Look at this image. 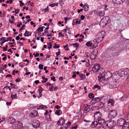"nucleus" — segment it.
Listing matches in <instances>:
<instances>
[{
	"label": "nucleus",
	"mask_w": 129,
	"mask_h": 129,
	"mask_svg": "<svg viewBox=\"0 0 129 129\" xmlns=\"http://www.w3.org/2000/svg\"><path fill=\"white\" fill-rule=\"evenodd\" d=\"M94 116L95 120L98 121L100 124L103 125L106 124V121L103 118L102 112L99 111H96L94 113Z\"/></svg>",
	"instance_id": "1"
},
{
	"label": "nucleus",
	"mask_w": 129,
	"mask_h": 129,
	"mask_svg": "<svg viewBox=\"0 0 129 129\" xmlns=\"http://www.w3.org/2000/svg\"><path fill=\"white\" fill-rule=\"evenodd\" d=\"M117 114V111L115 110H112L109 112L108 117L111 119H113L116 116Z\"/></svg>",
	"instance_id": "2"
},
{
	"label": "nucleus",
	"mask_w": 129,
	"mask_h": 129,
	"mask_svg": "<svg viewBox=\"0 0 129 129\" xmlns=\"http://www.w3.org/2000/svg\"><path fill=\"white\" fill-rule=\"evenodd\" d=\"M22 124L20 121H17L15 122L13 127L14 129H21L22 127Z\"/></svg>",
	"instance_id": "3"
},
{
	"label": "nucleus",
	"mask_w": 129,
	"mask_h": 129,
	"mask_svg": "<svg viewBox=\"0 0 129 129\" xmlns=\"http://www.w3.org/2000/svg\"><path fill=\"white\" fill-rule=\"evenodd\" d=\"M126 121L124 119L120 118L117 120V124L119 126L122 127Z\"/></svg>",
	"instance_id": "4"
},
{
	"label": "nucleus",
	"mask_w": 129,
	"mask_h": 129,
	"mask_svg": "<svg viewBox=\"0 0 129 129\" xmlns=\"http://www.w3.org/2000/svg\"><path fill=\"white\" fill-rule=\"evenodd\" d=\"M32 124L34 128H37L40 126V122L37 119L34 120L33 121Z\"/></svg>",
	"instance_id": "5"
},
{
	"label": "nucleus",
	"mask_w": 129,
	"mask_h": 129,
	"mask_svg": "<svg viewBox=\"0 0 129 129\" xmlns=\"http://www.w3.org/2000/svg\"><path fill=\"white\" fill-rule=\"evenodd\" d=\"M100 64H95L92 69V71L94 72H96L100 70Z\"/></svg>",
	"instance_id": "6"
},
{
	"label": "nucleus",
	"mask_w": 129,
	"mask_h": 129,
	"mask_svg": "<svg viewBox=\"0 0 129 129\" xmlns=\"http://www.w3.org/2000/svg\"><path fill=\"white\" fill-rule=\"evenodd\" d=\"M108 126L110 128H112L114 127L115 125V122L114 120H109V122L107 124Z\"/></svg>",
	"instance_id": "7"
},
{
	"label": "nucleus",
	"mask_w": 129,
	"mask_h": 129,
	"mask_svg": "<svg viewBox=\"0 0 129 129\" xmlns=\"http://www.w3.org/2000/svg\"><path fill=\"white\" fill-rule=\"evenodd\" d=\"M112 75V73L110 71H108L104 74L105 79H109L110 78Z\"/></svg>",
	"instance_id": "8"
},
{
	"label": "nucleus",
	"mask_w": 129,
	"mask_h": 129,
	"mask_svg": "<svg viewBox=\"0 0 129 129\" xmlns=\"http://www.w3.org/2000/svg\"><path fill=\"white\" fill-rule=\"evenodd\" d=\"M103 32V31H101V32L98 33L97 35V39L99 40L100 42H101L104 36L102 34V33Z\"/></svg>",
	"instance_id": "9"
},
{
	"label": "nucleus",
	"mask_w": 129,
	"mask_h": 129,
	"mask_svg": "<svg viewBox=\"0 0 129 129\" xmlns=\"http://www.w3.org/2000/svg\"><path fill=\"white\" fill-rule=\"evenodd\" d=\"M38 115V112L37 111L34 110L31 112L29 114V116L31 117H33L37 116Z\"/></svg>",
	"instance_id": "10"
},
{
	"label": "nucleus",
	"mask_w": 129,
	"mask_h": 129,
	"mask_svg": "<svg viewBox=\"0 0 129 129\" xmlns=\"http://www.w3.org/2000/svg\"><path fill=\"white\" fill-rule=\"evenodd\" d=\"M65 122V119L63 118H61L58 121L57 124L58 125H63V124H66L64 123Z\"/></svg>",
	"instance_id": "11"
},
{
	"label": "nucleus",
	"mask_w": 129,
	"mask_h": 129,
	"mask_svg": "<svg viewBox=\"0 0 129 129\" xmlns=\"http://www.w3.org/2000/svg\"><path fill=\"white\" fill-rule=\"evenodd\" d=\"M119 86V84H118L116 82H113V83L110 86V87L111 88H116Z\"/></svg>",
	"instance_id": "12"
},
{
	"label": "nucleus",
	"mask_w": 129,
	"mask_h": 129,
	"mask_svg": "<svg viewBox=\"0 0 129 129\" xmlns=\"http://www.w3.org/2000/svg\"><path fill=\"white\" fill-rule=\"evenodd\" d=\"M123 70V69H121L119 70L118 72V75L120 77L125 76Z\"/></svg>",
	"instance_id": "13"
},
{
	"label": "nucleus",
	"mask_w": 129,
	"mask_h": 129,
	"mask_svg": "<svg viewBox=\"0 0 129 129\" xmlns=\"http://www.w3.org/2000/svg\"><path fill=\"white\" fill-rule=\"evenodd\" d=\"M15 121V119L12 117H10L8 119V121L9 123L12 124Z\"/></svg>",
	"instance_id": "14"
},
{
	"label": "nucleus",
	"mask_w": 129,
	"mask_h": 129,
	"mask_svg": "<svg viewBox=\"0 0 129 129\" xmlns=\"http://www.w3.org/2000/svg\"><path fill=\"white\" fill-rule=\"evenodd\" d=\"M122 129H129V122L126 121L122 127Z\"/></svg>",
	"instance_id": "15"
},
{
	"label": "nucleus",
	"mask_w": 129,
	"mask_h": 129,
	"mask_svg": "<svg viewBox=\"0 0 129 129\" xmlns=\"http://www.w3.org/2000/svg\"><path fill=\"white\" fill-rule=\"evenodd\" d=\"M92 107V105H90L87 106V107H85L84 110V112L85 113H87L89 112L91 110Z\"/></svg>",
	"instance_id": "16"
},
{
	"label": "nucleus",
	"mask_w": 129,
	"mask_h": 129,
	"mask_svg": "<svg viewBox=\"0 0 129 129\" xmlns=\"http://www.w3.org/2000/svg\"><path fill=\"white\" fill-rule=\"evenodd\" d=\"M98 124H99L98 122V121L96 120L92 122L91 123V126L92 128H94L97 126Z\"/></svg>",
	"instance_id": "17"
},
{
	"label": "nucleus",
	"mask_w": 129,
	"mask_h": 129,
	"mask_svg": "<svg viewBox=\"0 0 129 129\" xmlns=\"http://www.w3.org/2000/svg\"><path fill=\"white\" fill-rule=\"evenodd\" d=\"M97 56V55L96 53H94V52L92 53L89 56L90 58L92 60L95 59Z\"/></svg>",
	"instance_id": "18"
},
{
	"label": "nucleus",
	"mask_w": 129,
	"mask_h": 129,
	"mask_svg": "<svg viewBox=\"0 0 129 129\" xmlns=\"http://www.w3.org/2000/svg\"><path fill=\"white\" fill-rule=\"evenodd\" d=\"M125 0H112V1L114 3L120 4L122 3Z\"/></svg>",
	"instance_id": "19"
},
{
	"label": "nucleus",
	"mask_w": 129,
	"mask_h": 129,
	"mask_svg": "<svg viewBox=\"0 0 129 129\" xmlns=\"http://www.w3.org/2000/svg\"><path fill=\"white\" fill-rule=\"evenodd\" d=\"M97 41V40L95 39L93 41V43L92 44L93 45L92 47L93 48H95L97 46L98 44V42H99V41Z\"/></svg>",
	"instance_id": "20"
},
{
	"label": "nucleus",
	"mask_w": 129,
	"mask_h": 129,
	"mask_svg": "<svg viewBox=\"0 0 129 129\" xmlns=\"http://www.w3.org/2000/svg\"><path fill=\"white\" fill-rule=\"evenodd\" d=\"M107 22H105L101 20L100 22V25L101 27H104L107 25Z\"/></svg>",
	"instance_id": "21"
},
{
	"label": "nucleus",
	"mask_w": 129,
	"mask_h": 129,
	"mask_svg": "<svg viewBox=\"0 0 129 129\" xmlns=\"http://www.w3.org/2000/svg\"><path fill=\"white\" fill-rule=\"evenodd\" d=\"M32 33L31 31H27L26 30L25 33L24 34V35L25 36L28 37L31 35Z\"/></svg>",
	"instance_id": "22"
},
{
	"label": "nucleus",
	"mask_w": 129,
	"mask_h": 129,
	"mask_svg": "<svg viewBox=\"0 0 129 129\" xmlns=\"http://www.w3.org/2000/svg\"><path fill=\"white\" fill-rule=\"evenodd\" d=\"M123 71L124 72V73L125 76L127 75L128 74H129V70L127 68L123 69Z\"/></svg>",
	"instance_id": "23"
},
{
	"label": "nucleus",
	"mask_w": 129,
	"mask_h": 129,
	"mask_svg": "<svg viewBox=\"0 0 129 129\" xmlns=\"http://www.w3.org/2000/svg\"><path fill=\"white\" fill-rule=\"evenodd\" d=\"M109 20V17L108 16H104L103 18H102V20L105 21V22H107V23L108 22V21Z\"/></svg>",
	"instance_id": "24"
},
{
	"label": "nucleus",
	"mask_w": 129,
	"mask_h": 129,
	"mask_svg": "<svg viewBox=\"0 0 129 129\" xmlns=\"http://www.w3.org/2000/svg\"><path fill=\"white\" fill-rule=\"evenodd\" d=\"M114 101L112 99H110L109 100L108 103V104H110L111 106H113L114 104Z\"/></svg>",
	"instance_id": "25"
},
{
	"label": "nucleus",
	"mask_w": 129,
	"mask_h": 129,
	"mask_svg": "<svg viewBox=\"0 0 129 129\" xmlns=\"http://www.w3.org/2000/svg\"><path fill=\"white\" fill-rule=\"evenodd\" d=\"M83 8L84 10L85 11H87L88 10V6L86 4L84 5Z\"/></svg>",
	"instance_id": "26"
},
{
	"label": "nucleus",
	"mask_w": 129,
	"mask_h": 129,
	"mask_svg": "<svg viewBox=\"0 0 129 129\" xmlns=\"http://www.w3.org/2000/svg\"><path fill=\"white\" fill-rule=\"evenodd\" d=\"M61 111L59 109L57 110L55 112V114L58 116L60 115L61 114Z\"/></svg>",
	"instance_id": "27"
},
{
	"label": "nucleus",
	"mask_w": 129,
	"mask_h": 129,
	"mask_svg": "<svg viewBox=\"0 0 129 129\" xmlns=\"http://www.w3.org/2000/svg\"><path fill=\"white\" fill-rule=\"evenodd\" d=\"M102 98L101 97H97L94 98V99L95 100V102H93V103H97L100 102Z\"/></svg>",
	"instance_id": "28"
},
{
	"label": "nucleus",
	"mask_w": 129,
	"mask_h": 129,
	"mask_svg": "<svg viewBox=\"0 0 129 129\" xmlns=\"http://www.w3.org/2000/svg\"><path fill=\"white\" fill-rule=\"evenodd\" d=\"M105 70L103 68H100V70H99L98 71L99 73H100L101 74H102L105 72Z\"/></svg>",
	"instance_id": "29"
},
{
	"label": "nucleus",
	"mask_w": 129,
	"mask_h": 129,
	"mask_svg": "<svg viewBox=\"0 0 129 129\" xmlns=\"http://www.w3.org/2000/svg\"><path fill=\"white\" fill-rule=\"evenodd\" d=\"M104 13L105 11H100L98 14V15L100 16H103L104 15Z\"/></svg>",
	"instance_id": "30"
},
{
	"label": "nucleus",
	"mask_w": 129,
	"mask_h": 129,
	"mask_svg": "<svg viewBox=\"0 0 129 129\" xmlns=\"http://www.w3.org/2000/svg\"><path fill=\"white\" fill-rule=\"evenodd\" d=\"M67 124H63V125H61V127L59 128V129H67Z\"/></svg>",
	"instance_id": "31"
},
{
	"label": "nucleus",
	"mask_w": 129,
	"mask_h": 129,
	"mask_svg": "<svg viewBox=\"0 0 129 129\" xmlns=\"http://www.w3.org/2000/svg\"><path fill=\"white\" fill-rule=\"evenodd\" d=\"M73 45V46H74V47H76V50L79 47V44L77 43H76L74 44H71V45Z\"/></svg>",
	"instance_id": "32"
},
{
	"label": "nucleus",
	"mask_w": 129,
	"mask_h": 129,
	"mask_svg": "<svg viewBox=\"0 0 129 129\" xmlns=\"http://www.w3.org/2000/svg\"><path fill=\"white\" fill-rule=\"evenodd\" d=\"M10 85L12 86H13V87H11L12 89L15 88L17 89L18 88V87L16 85H15L14 84H13V83H10Z\"/></svg>",
	"instance_id": "33"
},
{
	"label": "nucleus",
	"mask_w": 129,
	"mask_h": 129,
	"mask_svg": "<svg viewBox=\"0 0 129 129\" xmlns=\"http://www.w3.org/2000/svg\"><path fill=\"white\" fill-rule=\"evenodd\" d=\"M79 76L80 78H81V80L84 79L85 78V76L83 74H79Z\"/></svg>",
	"instance_id": "34"
},
{
	"label": "nucleus",
	"mask_w": 129,
	"mask_h": 129,
	"mask_svg": "<svg viewBox=\"0 0 129 129\" xmlns=\"http://www.w3.org/2000/svg\"><path fill=\"white\" fill-rule=\"evenodd\" d=\"M17 97V96L16 93L14 95H12V93L11 94V98L12 99H16Z\"/></svg>",
	"instance_id": "35"
},
{
	"label": "nucleus",
	"mask_w": 129,
	"mask_h": 129,
	"mask_svg": "<svg viewBox=\"0 0 129 129\" xmlns=\"http://www.w3.org/2000/svg\"><path fill=\"white\" fill-rule=\"evenodd\" d=\"M42 78L43 80H44L42 81H41L42 83H45L48 80L47 78H45L44 76H42Z\"/></svg>",
	"instance_id": "36"
},
{
	"label": "nucleus",
	"mask_w": 129,
	"mask_h": 129,
	"mask_svg": "<svg viewBox=\"0 0 129 129\" xmlns=\"http://www.w3.org/2000/svg\"><path fill=\"white\" fill-rule=\"evenodd\" d=\"M88 97L90 99H92L94 97V95L93 93H90L88 94Z\"/></svg>",
	"instance_id": "37"
},
{
	"label": "nucleus",
	"mask_w": 129,
	"mask_h": 129,
	"mask_svg": "<svg viewBox=\"0 0 129 129\" xmlns=\"http://www.w3.org/2000/svg\"><path fill=\"white\" fill-rule=\"evenodd\" d=\"M37 108L38 110L41 109H44V105H42L38 106L37 107Z\"/></svg>",
	"instance_id": "38"
},
{
	"label": "nucleus",
	"mask_w": 129,
	"mask_h": 129,
	"mask_svg": "<svg viewBox=\"0 0 129 129\" xmlns=\"http://www.w3.org/2000/svg\"><path fill=\"white\" fill-rule=\"evenodd\" d=\"M86 45L87 47H90L92 45V43H91L89 41L87 42L86 44Z\"/></svg>",
	"instance_id": "39"
},
{
	"label": "nucleus",
	"mask_w": 129,
	"mask_h": 129,
	"mask_svg": "<svg viewBox=\"0 0 129 129\" xmlns=\"http://www.w3.org/2000/svg\"><path fill=\"white\" fill-rule=\"evenodd\" d=\"M25 27V25L24 24H23L22 27L20 28L19 29V32L21 33V31L24 29L23 28Z\"/></svg>",
	"instance_id": "40"
},
{
	"label": "nucleus",
	"mask_w": 129,
	"mask_h": 129,
	"mask_svg": "<svg viewBox=\"0 0 129 129\" xmlns=\"http://www.w3.org/2000/svg\"><path fill=\"white\" fill-rule=\"evenodd\" d=\"M96 88H98L99 89H100V87L98 85H94L92 88V89H94Z\"/></svg>",
	"instance_id": "41"
},
{
	"label": "nucleus",
	"mask_w": 129,
	"mask_h": 129,
	"mask_svg": "<svg viewBox=\"0 0 129 129\" xmlns=\"http://www.w3.org/2000/svg\"><path fill=\"white\" fill-rule=\"evenodd\" d=\"M46 112L44 114V115L46 116V117L47 118V117L48 118V117H49V118L50 117V114H49V115H47L48 113V112L47 110H46Z\"/></svg>",
	"instance_id": "42"
},
{
	"label": "nucleus",
	"mask_w": 129,
	"mask_h": 129,
	"mask_svg": "<svg viewBox=\"0 0 129 129\" xmlns=\"http://www.w3.org/2000/svg\"><path fill=\"white\" fill-rule=\"evenodd\" d=\"M48 45H49V46L47 48L49 49V50H50V49L52 47V43H51V42H50L48 44Z\"/></svg>",
	"instance_id": "43"
},
{
	"label": "nucleus",
	"mask_w": 129,
	"mask_h": 129,
	"mask_svg": "<svg viewBox=\"0 0 129 129\" xmlns=\"http://www.w3.org/2000/svg\"><path fill=\"white\" fill-rule=\"evenodd\" d=\"M43 29L41 27H39L37 29V30L39 31L40 32H42L43 31Z\"/></svg>",
	"instance_id": "44"
},
{
	"label": "nucleus",
	"mask_w": 129,
	"mask_h": 129,
	"mask_svg": "<svg viewBox=\"0 0 129 129\" xmlns=\"http://www.w3.org/2000/svg\"><path fill=\"white\" fill-rule=\"evenodd\" d=\"M58 3H54L53 4H51L50 5V6L51 7H54L55 6H58Z\"/></svg>",
	"instance_id": "45"
},
{
	"label": "nucleus",
	"mask_w": 129,
	"mask_h": 129,
	"mask_svg": "<svg viewBox=\"0 0 129 129\" xmlns=\"http://www.w3.org/2000/svg\"><path fill=\"white\" fill-rule=\"evenodd\" d=\"M43 65L42 64H40L38 66V68L40 69H43Z\"/></svg>",
	"instance_id": "46"
},
{
	"label": "nucleus",
	"mask_w": 129,
	"mask_h": 129,
	"mask_svg": "<svg viewBox=\"0 0 129 129\" xmlns=\"http://www.w3.org/2000/svg\"><path fill=\"white\" fill-rule=\"evenodd\" d=\"M19 2L20 3V7H21L22 6H24L25 5L24 4L22 3V1H20Z\"/></svg>",
	"instance_id": "47"
},
{
	"label": "nucleus",
	"mask_w": 129,
	"mask_h": 129,
	"mask_svg": "<svg viewBox=\"0 0 129 129\" xmlns=\"http://www.w3.org/2000/svg\"><path fill=\"white\" fill-rule=\"evenodd\" d=\"M43 90V89L41 86L39 87V91L40 92H42Z\"/></svg>",
	"instance_id": "48"
},
{
	"label": "nucleus",
	"mask_w": 129,
	"mask_h": 129,
	"mask_svg": "<svg viewBox=\"0 0 129 129\" xmlns=\"http://www.w3.org/2000/svg\"><path fill=\"white\" fill-rule=\"evenodd\" d=\"M8 42V40H4V41H2L1 42V45H2V46H3V44L4 43H5V42Z\"/></svg>",
	"instance_id": "49"
},
{
	"label": "nucleus",
	"mask_w": 129,
	"mask_h": 129,
	"mask_svg": "<svg viewBox=\"0 0 129 129\" xmlns=\"http://www.w3.org/2000/svg\"><path fill=\"white\" fill-rule=\"evenodd\" d=\"M121 100L122 101H124V100H126V98H125L124 96H122L121 98Z\"/></svg>",
	"instance_id": "50"
},
{
	"label": "nucleus",
	"mask_w": 129,
	"mask_h": 129,
	"mask_svg": "<svg viewBox=\"0 0 129 129\" xmlns=\"http://www.w3.org/2000/svg\"><path fill=\"white\" fill-rule=\"evenodd\" d=\"M19 10L18 9H15V13L16 14H18L19 12Z\"/></svg>",
	"instance_id": "51"
},
{
	"label": "nucleus",
	"mask_w": 129,
	"mask_h": 129,
	"mask_svg": "<svg viewBox=\"0 0 129 129\" xmlns=\"http://www.w3.org/2000/svg\"><path fill=\"white\" fill-rule=\"evenodd\" d=\"M60 46L58 44L57 45V46L56 45H55L54 46H53V48H58Z\"/></svg>",
	"instance_id": "52"
},
{
	"label": "nucleus",
	"mask_w": 129,
	"mask_h": 129,
	"mask_svg": "<svg viewBox=\"0 0 129 129\" xmlns=\"http://www.w3.org/2000/svg\"><path fill=\"white\" fill-rule=\"evenodd\" d=\"M12 76L10 74H9L7 75L6 76V77L7 78V77H10L11 78H12Z\"/></svg>",
	"instance_id": "53"
},
{
	"label": "nucleus",
	"mask_w": 129,
	"mask_h": 129,
	"mask_svg": "<svg viewBox=\"0 0 129 129\" xmlns=\"http://www.w3.org/2000/svg\"><path fill=\"white\" fill-rule=\"evenodd\" d=\"M51 79L53 80V81H55L56 80V79H55V77L54 76H52V77H51Z\"/></svg>",
	"instance_id": "54"
},
{
	"label": "nucleus",
	"mask_w": 129,
	"mask_h": 129,
	"mask_svg": "<svg viewBox=\"0 0 129 129\" xmlns=\"http://www.w3.org/2000/svg\"><path fill=\"white\" fill-rule=\"evenodd\" d=\"M58 50L59 51V52H56V53L57 56H58L59 55L60 53V51L59 49H58Z\"/></svg>",
	"instance_id": "55"
},
{
	"label": "nucleus",
	"mask_w": 129,
	"mask_h": 129,
	"mask_svg": "<svg viewBox=\"0 0 129 129\" xmlns=\"http://www.w3.org/2000/svg\"><path fill=\"white\" fill-rule=\"evenodd\" d=\"M6 89H9V90H11V88H10V87L9 86H6L4 87L3 89H4L5 88Z\"/></svg>",
	"instance_id": "56"
},
{
	"label": "nucleus",
	"mask_w": 129,
	"mask_h": 129,
	"mask_svg": "<svg viewBox=\"0 0 129 129\" xmlns=\"http://www.w3.org/2000/svg\"><path fill=\"white\" fill-rule=\"evenodd\" d=\"M12 37H9L7 38V40H8V41H11L12 40Z\"/></svg>",
	"instance_id": "57"
},
{
	"label": "nucleus",
	"mask_w": 129,
	"mask_h": 129,
	"mask_svg": "<svg viewBox=\"0 0 129 129\" xmlns=\"http://www.w3.org/2000/svg\"><path fill=\"white\" fill-rule=\"evenodd\" d=\"M20 81V79L19 78H18L15 80V81L16 82H19Z\"/></svg>",
	"instance_id": "58"
},
{
	"label": "nucleus",
	"mask_w": 129,
	"mask_h": 129,
	"mask_svg": "<svg viewBox=\"0 0 129 129\" xmlns=\"http://www.w3.org/2000/svg\"><path fill=\"white\" fill-rule=\"evenodd\" d=\"M23 61L24 62H27V64L29 63V60H27V59L23 60Z\"/></svg>",
	"instance_id": "59"
},
{
	"label": "nucleus",
	"mask_w": 129,
	"mask_h": 129,
	"mask_svg": "<svg viewBox=\"0 0 129 129\" xmlns=\"http://www.w3.org/2000/svg\"><path fill=\"white\" fill-rule=\"evenodd\" d=\"M58 35L59 36H61L62 37H64V35L63 34H62V33L60 32L59 33Z\"/></svg>",
	"instance_id": "60"
},
{
	"label": "nucleus",
	"mask_w": 129,
	"mask_h": 129,
	"mask_svg": "<svg viewBox=\"0 0 129 129\" xmlns=\"http://www.w3.org/2000/svg\"><path fill=\"white\" fill-rule=\"evenodd\" d=\"M81 20H83L85 18V16H83V15H82L81 16Z\"/></svg>",
	"instance_id": "61"
},
{
	"label": "nucleus",
	"mask_w": 129,
	"mask_h": 129,
	"mask_svg": "<svg viewBox=\"0 0 129 129\" xmlns=\"http://www.w3.org/2000/svg\"><path fill=\"white\" fill-rule=\"evenodd\" d=\"M60 108V106L58 105H57L55 106V108L57 109Z\"/></svg>",
	"instance_id": "62"
},
{
	"label": "nucleus",
	"mask_w": 129,
	"mask_h": 129,
	"mask_svg": "<svg viewBox=\"0 0 129 129\" xmlns=\"http://www.w3.org/2000/svg\"><path fill=\"white\" fill-rule=\"evenodd\" d=\"M34 82L36 84H37L39 83V81L38 80H36Z\"/></svg>",
	"instance_id": "63"
},
{
	"label": "nucleus",
	"mask_w": 129,
	"mask_h": 129,
	"mask_svg": "<svg viewBox=\"0 0 129 129\" xmlns=\"http://www.w3.org/2000/svg\"><path fill=\"white\" fill-rule=\"evenodd\" d=\"M98 129H105V128L103 126H100L99 127Z\"/></svg>",
	"instance_id": "64"
}]
</instances>
